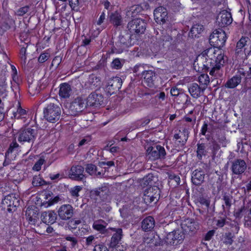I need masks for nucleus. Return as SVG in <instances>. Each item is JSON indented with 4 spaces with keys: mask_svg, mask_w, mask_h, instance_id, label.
Wrapping results in <instances>:
<instances>
[{
    "mask_svg": "<svg viewBox=\"0 0 251 251\" xmlns=\"http://www.w3.org/2000/svg\"><path fill=\"white\" fill-rule=\"evenodd\" d=\"M212 48H208L199 54L195 60L194 67L198 71L203 72H209V75L215 78H218V74L216 73V66L214 60L210 58V53H214Z\"/></svg>",
    "mask_w": 251,
    "mask_h": 251,
    "instance_id": "obj_1",
    "label": "nucleus"
},
{
    "mask_svg": "<svg viewBox=\"0 0 251 251\" xmlns=\"http://www.w3.org/2000/svg\"><path fill=\"white\" fill-rule=\"evenodd\" d=\"M61 108L57 103H48L44 109V117L49 122L55 123L60 118Z\"/></svg>",
    "mask_w": 251,
    "mask_h": 251,
    "instance_id": "obj_2",
    "label": "nucleus"
},
{
    "mask_svg": "<svg viewBox=\"0 0 251 251\" xmlns=\"http://www.w3.org/2000/svg\"><path fill=\"white\" fill-rule=\"evenodd\" d=\"M131 35L127 33H121L111 49L112 53H122L132 45Z\"/></svg>",
    "mask_w": 251,
    "mask_h": 251,
    "instance_id": "obj_3",
    "label": "nucleus"
},
{
    "mask_svg": "<svg viewBox=\"0 0 251 251\" xmlns=\"http://www.w3.org/2000/svg\"><path fill=\"white\" fill-rule=\"evenodd\" d=\"M226 40V34L221 28L215 29L210 35L209 39L210 44L214 48L219 49L225 45Z\"/></svg>",
    "mask_w": 251,
    "mask_h": 251,
    "instance_id": "obj_4",
    "label": "nucleus"
},
{
    "mask_svg": "<svg viewBox=\"0 0 251 251\" xmlns=\"http://www.w3.org/2000/svg\"><path fill=\"white\" fill-rule=\"evenodd\" d=\"M37 135V131L35 128L27 127L20 130L18 140L19 142L27 143L31 147Z\"/></svg>",
    "mask_w": 251,
    "mask_h": 251,
    "instance_id": "obj_5",
    "label": "nucleus"
},
{
    "mask_svg": "<svg viewBox=\"0 0 251 251\" xmlns=\"http://www.w3.org/2000/svg\"><path fill=\"white\" fill-rule=\"evenodd\" d=\"M147 23L145 20L141 18H136L130 21L126 28L130 32V34H143L146 28Z\"/></svg>",
    "mask_w": 251,
    "mask_h": 251,
    "instance_id": "obj_6",
    "label": "nucleus"
},
{
    "mask_svg": "<svg viewBox=\"0 0 251 251\" xmlns=\"http://www.w3.org/2000/svg\"><path fill=\"white\" fill-rule=\"evenodd\" d=\"M160 190L156 186L150 187L147 189L144 192L143 200L147 205H150L151 202L156 203L160 198Z\"/></svg>",
    "mask_w": 251,
    "mask_h": 251,
    "instance_id": "obj_7",
    "label": "nucleus"
},
{
    "mask_svg": "<svg viewBox=\"0 0 251 251\" xmlns=\"http://www.w3.org/2000/svg\"><path fill=\"white\" fill-rule=\"evenodd\" d=\"M147 156L149 159L156 160L163 159L165 158L166 152L163 147L160 145L150 146L147 150Z\"/></svg>",
    "mask_w": 251,
    "mask_h": 251,
    "instance_id": "obj_8",
    "label": "nucleus"
},
{
    "mask_svg": "<svg viewBox=\"0 0 251 251\" xmlns=\"http://www.w3.org/2000/svg\"><path fill=\"white\" fill-rule=\"evenodd\" d=\"M87 107L85 99L77 97L72 101L69 106L70 113L72 115H76Z\"/></svg>",
    "mask_w": 251,
    "mask_h": 251,
    "instance_id": "obj_9",
    "label": "nucleus"
},
{
    "mask_svg": "<svg viewBox=\"0 0 251 251\" xmlns=\"http://www.w3.org/2000/svg\"><path fill=\"white\" fill-rule=\"evenodd\" d=\"M184 237L183 234L181 230L179 229L174 230L166 235L165 241L167 244L176 245L183 241Z\"/></svg>",
    "mask_w": 251,
    "mask_h": 251,
    "instance_id": "obj_10",
    "label": "nucleus"
},
{
    "mask_svg": "<svg viewBox=\"0 0 251 251\" xmlns=\"http://www.w3.org/2000/svg\"><path fill=\"white\" fill-rule=\"evenodd\" d=\"M74 210L75 209L71 204L62 205L57 211L58 217L62 220H69L74 216Z\"/></svg>",
    "mask_w": 251,
    "mask_h": 251,
    "instance_id": "obj_11",
    "label": "nucleus"
},
{
    "mask_svg": "<svg viewBox=\"0 0 251 251\" xmlns=\"http://www.w3.org/2000/svg\"><path fill=\"white\" fill-rule=\"evenodd\" d=\"M231 14L227 10H223L217 16L216 24L220 27H224L230 25L232 22Z\"/></svg>",
    "mask_w": 251,
    "mask_h": 251,
    "instance_id": "obj_12",
    "label": "nucleus"
},
{
    "mask_svg": "<svg viewBox=\"0 0 251 251\" xmlns=\"http://www.w3.org/2000/svg\"><path fill=\"white\" fill-rule=\"evenodd\" d=\"M183 231L188 234H194L199 229L198 223L193 219L187 218L185 219L181 224Z\"/></svg>",
    "mask_w": 251,
    "mask_h": 251,
    "instance_id": "obj_13",
    "label": "nucleus"
},
{
    "mask_svg": "<svg viewBox=\"0 0 251 251\" xmlns=\"http://www.w3.org/2000/svg\"><path fill=\"white\" fill-rule=\"evenodd\" d=\"M84 168L81 165L73 166L69 172V177L73 180L83 181L85 178Z\"/></svg>",
    "mask_w": 251,
    "mask_h": 251,
    "instance_id": "obj_14",
    "label": "nucleus"
},
{
    "mask_svg": "<svg viewBox=\"0 0 251 251\" xmlns=\"http://www.w3.org/2000/svg\"><path fill=\"white\" fill-rule=\"evenodd\" d=\"M19 199L15 194H11L6 196L2 201V204L7 207V211L12 212L19 205Z\"/></svg>",
    "mask_w": 251,
    "mask_h": 251,
    "instance_id": "obj_15",
    "label": "nucleus"
},
{
    "mask_svg": "<svg viewBox=\"0 0 251 251\" xmlns=\"http://www.w3.org/2000/svg\"><path fill=\"white\" fill-rule=\"evenodd\" d=\"M86 100L87 107H97L103 104V97L102 95L96 92L91 93Z\"/></svg>",
    "mask_w": 251,
    "mask_h": 251,
    "instance_id": "obj_16",
    "label": "nucleus"
},
{
    "mask_svg": "<svg viewBox=\"0 0 251 251\" xmlns=\"http://www.w3.org/2000/svg\"><path fill=\"white\" fill-rule=\"evenodd\" d=\"M153 14L154 20L157 24H164L168 21L167 9L163 6L156 8L154 10Z\"/></svg>",
    "mask_w": 251,
    "mask_h": 251,
    "instance_id": "obj_17",
    "label": "nucleus"
},
{
    "mask_svg": "<svg viewBox=\"0 0 251 251\" xmlns=\"http://www.w3.org/2000/svg\"><path fill=\"white\" fill-rule=\"evenodd\" d=\"M231 170L233 174L241 175L247 169V166L245 161L242 159H236L231 162Z\"/></svg>",
    "mask_w": 251,
    "mask_h": 251,
    "instance_id": "obj_18",
    "label": "nucleus"
},
{
    "mask_svg": "<svg viewBox=\"0 0 251 251\" xmlns=\"http://www.w3.org/2000/svg\"><path fill=\"white\" fill-rule=\"evenodd\" d=\"M122 84V79L118 77H113L108 80L106 90L110 95L116 93L121 88Z\"/></svg>",
    "mask_w": 251,
    "mask_h": 251,
    "instance_id": "obj_19",
    "label": "nucleus"
},
{
    "mask_svg": "<svg viewBox=\"0 0 251 251\" xmlns=\"http://www.w3.org/2000/svg\"><path fill=\"white\" fill-rule=\"evenodd\" d=\"M205 172L203 169L199 168L195 170L192 174V182L196 186L201 185L205 181Z\"/></svg>",
    "mask_w": 251,
    "mask_h": 251,
    "instance_id": "obj_20",
    "label": "nucleus"
},
{
    "mask_svg": "<svg viewBox=\"0 0 251 251\" xmlns=\"http://www.w3.org/2000/svg\"><path fill=\"white\" fill-rule=\"evenodd\" d=\"M143 78L144 82L147 86L152 88L154 85V82L157 78V74L153 70H148L143 74L141 76Z\"/></svg>",
    "mask_w": 251,
    "mask_h": 251,
    "instance_id": "obj_21",
    "label": "nucleus"
},
{
    "mask_svg": "<svg viewBox=\"0 0 251 251\" xmlns=\"http://www.w3.org/2000/svg\"><path fill=\"white\" fill-rule=\"evenodd\" d=\"M110 229L114 232H115L111 238V241L109 244V247L111 248H116L120 243L123 237V230L121 228L111 227Z\"/></svg>",
    "mask_w": 251,
    "mask_h": 251,
    "instance_id": "obj_22",
    "label": "nucleus"
},
{
    "mask_svg": "<svg viewBox=\"0 0 251 251\" xmlns=\"http://www.w3.org/2000/svg\"><path fill=\"white\" fill-rule=\"evenodd\" d=\"M251 44V39L247 36H242L240 40L236 43L235 52L239 54L244 49L245 53H246L247 46H250Z\"/></svg>",
    "mask_w": 251,
    "mask_h": 251,
    "instance_id": "obj_23",
    "label": "nucleus"
},
{
    "mask_svg": "<svg viewBox=\"0 0 251 251\" xmlns=\"http://www.w3.org/2000/svg\"><path fill=\"white\" fill-rule=\"evenodd\" d=\"M226 57L223 54L221 53L218 55L216 59L214 60L215 66H216V73L218 74L219 78L222 76L223 74V71L222 67H224V64L226 62Z\"/></svg>",
    "mask_w": 251,
    "mask_h": 251,
    "instance_id": "obj_24",
    "label": "nucleus"
},
{
    "mask_svg": "<svg viewBox=\"0 0 251 251\" xmlns=\"http://www.w3.org/2000/svg\"><path fill=\"white\" fill-rule=\"evenodd\" d=\"M109 22L115 27L121 26L123 23V19L120 13L115 11L109 13L108 16Z\"/></svg>",
    "mask_w": 251,
    "mask_h": 251,
    "instance_id": "obj_25",
    "label": "nucleus"
},
{
    "mask_svg": "<svg viewBox=\"0 0 251 251\" xmlns=\"http://www.w3.org/2000/svg\"><path fill=\"white\" fill-rule=\"evenodd\" d=\"M41 219L44 223L49 225L55 222L57 215L53 211H45L42 213Z\"/></svg>",
    "mask_w": 251,
    "mask_h": 251,
    "instance_id": "obj_26",
    "label": "nucleus"
},
{
    "mask_svg": "<svg viewBox=\"0 0 251 251\" xmlns=\"http://www.w3.org/2000/svg\"><path fill=\"white\" fill-rule=\"evenodd\" d=\"M222 200L224 201V204L222 205L223 213L226 214L229 211L230 207L232 204L233 198L232 195L225 193L223 194Z\"/></svg>",
    "mask_w": 251,
    "mask_h": 251,
    "instance_id": "obj_27",
    "label": "nucleus"
},
{
    "mask_svg": "<svg viewBox=\"0 0 251 251\" xmlns=\"http://www.w3.org/2000/svg\"><path fill=\"white\" fill-rule=\"evenodd\" d=\"M141 224V227L144 231H151L154 227L155 221L152 217L148 216L142 221Z\"/></svg>",
    "mask_w": 251,
    "mask_h": 251,
    "instance_id": "obj_28",
    "label": "nucleus"
},
{
    "mask_svg": "<svg viewBox=\"0 0 251 251\" xmlns=\"http://www.w3.org/2000/svg\"><path fill=\"white\" fill-rule=\"evenodd\" d=\"M204 88L201 89L200 86L196 83H192L188 88V90L191 96L197 99L201 95V92H203Z\"/></svg>",
    "mask_w": 251,
    "mask_h": 251,
    "instance_id": "obj_29",
    "label": "nucleus"
},
{
    "mask_svg": "<svg viewBox=\"0 0 251 251\" xmlns=\"http://www.w3.org/2000/svg\"><path fill=\"white\" fill-rule=\"evenodd\" d=\"M242 77L240 75H235L229 79L225 84L227 88L234 89L241 82Z\"/></svg>",
    "mask_w": 251,
    "mask_h": 251,
    "instance_id": "obj_30",
    "label": "nucleus"
},
{
    "mask_svg": "<svg viewBox=\"0 0 251 251\" xmlns=\"http://www.w3.org/2000/svg\"><path fill=\"white\" fill-rule=\"evenodd\" d=\"M71 93L72 88L68 83H64L60 84L59 95L61 98H69Z\"/></svg>",
    "mask_w": 251,
    "mask_h": 251,
    "instance_id": "obj_31",
    "label": "nucleus"
},
{
    "mask_svg": "<svg viewBox=\"0 0 251 251\" xmlns=\"http://www.w3.org/2000/svg\"><path fill=\"white\" fill-rule=\"evenodd\" d=\"M174 137L177 141V142L179 143L178 145L183 146L187 141L188 132L186 130L184 129L181 132L180 131L179 133L175 134Z\"/></svg>",
    "mask_w": 251,
    "mask_h": 251,
    "instance_id": "obj_32",
    "label": "nucleus"
},
{
    "mask_svg": "<svg viewBox=\"0 0 251 251\" xmlns=\"http://www.w3.org/2000/svg\"><path fill=\"white\" fill-rule=\"evenodd\" d=\"M204 30L202 25L197 24L193 25L189 33V36L192 38L199 37L198 35L201 34Z\"/></svg>",
    "mask_w": 251,
    "mask_h": 251,
    "instance_id": "obj_33",
    "label": "nucleus"
},
{
    "mask_svg": "<svg viewBox=\"0 0 251 251\" xmlns=\"http://www.w3.org/2000/svg\"><path fill=\"white\" fill-rule=\"evenodd\" d=\"M85 170L91 176H95L99 177H101L103 176V174L100 171H98L97 167L93 164H87Z\"/></svg>",
    "mask_w": 251,
    "mask_h": 251,
    "instance_id": "obj_34",
    "label": "nucleus"
},
{
    "mask_svg": "<svg viewBox=\"0 0 251 251\" xmlns=\"http://www.w3.org/2000/svg\"><path fill=\"white\" fill-rule=\"evenodd\" d=\"M26 216L29 223L31 224H35L37 221L38 213L37 210L35 209H28L26 212Z\"/></svg>",
    "mask_w": 251,
    "mask_h": 251,
    "instance_id": "obj_35",
    "label": "nucleus"
},
{
    "mask_svg": "<svg viewBox=\"0 0 251 251\" xmlns=\"http://www.w3.org/2000/svg\"><path fill=\"white\" fill-rule=\"evenodd\" d=\"M109 190L107 187L104 186L100 187L94 191V194L99 197L102 200L107 199Z\"/></svg>",
    "mask_w": 251,
    "mask_h": 251,
    "instance_id": "obj_36",
    "label": "nucleus"
},
{
    "mask_svg": "<svg viewBox=\"0 0 251 251\" xmlns=\"http://www.w3.org/2000/svg\"><path fill=\"white\" fill-rule=\"evenodd\" d=\"M104 222L102 220L95 221L93 224V228L101 234L106 233L107 232L106 226L102 224Z\"/></svg>",
    "mask_w": 251,
    "mask_h": 251,
    "instance_id": "obj_37",
    "label": "nucleus"
},
{
    "mask_svg": "<svg viewBox=\"0 0 251 251\" xmlns=\"http://www.w3.org/2000/svg\"><path fill=\"white\" fill-rule=\"evenodd\" d=\"M207 151L204 143L197 144V156L199 160H201L202 156L207 155Z\"/></svg>",
    "mask_w": 251,
    "mask_h": 251,
    "instance_id": "obj_38",
    "label": "nucleus"
},
{
    "mask_svg": "<svg viewBox=\"0 0 251 251\" xmlns=\"http://www.w3.org/2000/svg\"><path fill=\"white\" fill-rule=\"evenodd\" d=\"M125 63L124 59H120L119 58H115L111 63V67L114 69H120L122 68Z\"/></svg>",
    "mask_w": 251,
    "mask_h": 251,
    "instance_id": "obj_39",
    "label": "nucleus"
},
{
    "mask_svg": "<svg viewBox=\"0 0 251 251\" xmlns=\"http://www.w3.org/2000/svg\"><path fill=\"white\" fill-rule=\"evenodd\" d=\"M6 77L4 76H0V96L6 92L7 83Z\"/></svg>",
    "mask_w": 251,
    "mask_h": 251,
    "instance_id": "obj_40",
    "label": "nucleus"
},
{
    "mask_svg": "<svg viewBox=\"0 0 251 251\" xmlns=\"http://www.w3.org/2000/svg\"><path fill=\"white\" fill-rule=\"evenodd\" d=\"M154 178L153 175L149 174L143 178L142 182L144 185L151 186L154 182Z\"/></svg>",
    "mask_w": 251,
    "mask_h": 251,
    "instance_id": "obj_41",
    "label": "nucleus"
},
{
    "mask_svg": "<svg viewBox=\"0 0 251 251\" xmlns=\"http://www.w3.org/2000/svg\"><path fill=\"white\" fill-rule=\"evenodd\" d=\"M147 65L146 64H138L134 66L133 68V72L134 73H141V76L143 75V74L146 73L147 72V70L146 68L147 67Z\"/></svg>",
    "mask_w": 251,
    "mask_h": 251,
    "instance_id": "obj_42",
    "label": "nucleus"
},
{
    "mask_svg": "<svg viewBox=\"0 0 251 251\" xmlns=\"http://www.w3.org/2000/svg\"><path fill=\"white\" fill-rule=\"evenodd\" d=\"M89 83L93 86L98 87L100 85V80L99 77L95 75H92L89 78Z\"/></svg>",
    "mask_w": 251,
    "mask_h": 251,
    "instance_id": "obj_43",
    "label": "nucleus"
},
{
    "mask_svg": "<svg viewBox=\"0 0 251 251\" xmlns=\"http://www.w3.org/2000/svg\"><path fill=\"white\" fill-rule=\"evenodd\" d=\"M80 223L81 221L80 220H75L71 218L68 223V228L70 229H75L77 228V225Z\"/></svg>",
    "mask_w": 251,
    "mask_h": 251,
    "instance_id": "obj_44",
    "label": "nucleus"
},
{
    "mask_svg": "<svg viewBox=\"0 0 251 251\" xmlns=\"http://www.w3.org/2000/svg\"><path fill=\"white\" fill-rule=\"evenodd\" d=\"M20 146L16 142H12L10 146L6 152V156H7L8 154L11 153L14 151H18L19 149Z\"/></svg>",
    "mask_w": 251,
    "mask_h": 251,
    "instance_id": "obj_45",
    "label": "nucleus"
},
{
    "mask_svg": "<svg viewBox=\"0 0 251 251\" xmlns=\"http://www.w3.org/2000/svg\"><path fill=\"white\" fill-rule=\"evenodd\" d=\"M244 226L248 228L251 229V215L247 214L244 217L243 219Z\"/></svg>",
    "mask_w": 251,
    "mask_h": 251,
    "instance_id": "obj_46",
    "label": "nucleus"
},
{
    "mask_svg": "<svg viewBox=\"0 0 251 251\" xmlns=\"http://www.w3.org/2000/svg\"><path fill=\"white\" fill-rule=\"evenodd\" d=\"M199 81L201 84L207 85L209 83V78L207 75L202 74L199 77Z\"/></svg>",
    "mask_w": 251,
    "mask_h": 251,
    "instance_id": "obj_47",
    "label": "nucleus"
},
{
    "mask_svg": "<svg viewBox=\"0 0 251 251\" xmlns=\"http://www.w3.org/2000/svg\"><path fill=\"white\" fill-rule=\"evenodd\" d=\"M82 187L80 186H75L70 189V193L73 197H78V193L82 190Z\"/></svg>",
    "mask_w": 251,
    "mask_h": 251,
    "instance_id": "obj_48",
    "label": "nucleus"
},
{
    "mask_svg": "<svg viewBox=\"0 0 251 251\" xmlns=\"http://www.w3.org/2000/svg\"><path fill=\"white\" fill-rule=\"evenodd\" d=\"M30 9L29 5H26L25 6L20 8L17 10L16 14L17 15L22 16L25 14L27 13Z\"/></svg>",
    "mask_w": 251,
    "mask_h": 251,
    "instance_id": "obj_49",
    "label": "nucleus"
},
{
    "mask_svg": "<svg viewBox=\"0 0 251 251\" xmlns=\"http://www.w3.org/2000/svg\"><path fill=\"white\" fill-rule=\"evenodd\" d=\"M26 114V111L22 109L21 107L20 106L18 108L17 112L14 114V118L16 119H20L22 117H23L24 115Z\"/></svg>",
    "mask_w": 251,
    "mask_h": 251,
    "instance_id": "obj_50",
    "label": "nucleus"
},
{
    "mask_svg": "<svg viewBox=\"0 0 251 251\" xmlns=\"http://www.w3.org/2000/svg\"><path fill=\"white\" fill-rule=\"evenodd\" d=\"M232 234L230 232H228L225 234L224 243L226 245H231L233 243L232 240Z\"/></svg>",
    "mask_w": 251,
    "mask_h": 251,
    "instance_id": "obj_51",
    "label": "nucleus"
},
{
    "mask_svg": "<svg viewBox=\"0 0 251 251\" xmlns=\"http://www.w3.org/2000/svg\"><path fill=\"white\" fill-rule=\"evenodd\" d=\"M246 210L245 205L242 206L234 213V216L236 219H241L243 216V212Z\"/></svg>",
    "mask_w": 251,
    "mask_h": 251,
    "instance_id": "obj_52",
    "label": "nucleus"
},
{
    "mask_svg": "<svg viewBox=\"0 0 251 251\" xmlns=\"http://www.w3.org/2000/svg\"><path fill=\"white\" fill-rule=\"evenodd\" d=\"M65 239L68 241L70 242V245L72 248H74L77 244V240L76 237L74 236H66L65 237Z\"/></svg>",
    "mask_w": 251,
    "mask_h": 251,
    "instance_id": "obj_53",
    "label": "nucleus"
},
{
    "mask_svg": "<svg viewBox=\"0 0 251 251\" xmlns=\"http://www.w3.org/2000/svg\"><path fill=\"white\" fill-rule=\"evenodd\" d=\"M45 160L43 158H40L34 164L32 169L34 171H38L40 170L41 166L44 164Z\"/></svg>",
    "mask_w": 251,
    "mask_h": 251,
    "instance_id": "obj_54",
    "label": "nucleus"
},
{
    "mask_svg": "<svg viewBox=\"0 0 251 251\" xmlns=\"http://www.w3.org/2000/svg\"><path fill=\"white\" fill-rule=\"evenodd\" d=\"M50 54L48 52H43L40 54L38 57V61L40 63H44L49 58Z\"/></svg>",
    "mask_w": 251,
    "mask_h": 251,
    "instance_id": "obj_55",
    "label": "nucleus"
},
{
    "mask_svg": "<svg viewBox=\"0 0 251 251\" xmlns=\"http://www.w3.org/2000/svg\"><path fill=\"white\" fill-rule=\"evenodd\" d=\"M220 149V145L215 141H213L211 145L212 152L213 155H215L217 151Z\"/></svg>",
    "mask_w": 251,
    "mask_h": 251,
    "instance_id": "obj_56",
    "label": "nucleus"
},
{
    "mask_svg": "<svg viewBox=\"0 0 251 251\" xmlns=\"http://www.w3.org/2000/svg\"><path fill=\"white\" fill-rule=\"evenodd\" d=\"M93 251H109L103 244H99L95 246Z\"/></svg>",
    "mask_w": 251,
    "mask_h": 251,
    "instance_id": "obj_57",
    "label": "nucleus"
},
{
    "mask_svg": "<svg viewBox=\"0 0 251 251\" xmlns=\"http://www.w3.org/2000/svg\"><path fill=\"white\" fill-rule=\"evenodd\" d=\"M247 83L246 81H244V85L241 91L242 95L246 94L248 91H251V87L248 86Z\"/></svg>",
    "mask_w": 251,
    "mask_h": 251,
    "instance_id": "obj_58",
    "label": "nucleus"
},
{
    "mask_svg": "<svg viewBox=\"0 0 251 251\" xmlns=\"http://www.w3.org/2000/svg\"><path fill=\"white\" fill-rule=\"evenodd\" d=\"M141 11V7L138 5H134L130 8V11L132 12V16L133 17L134 14L139 13Z\"/></svg>",
    "mask_w": 251,
    "mask_h": 251,
    "instance_id": "obj_59",
    "label": "nucleus"
},
{
    "mask_svg": "<svg viewBox=\"0 0 251 251\" xmlns=\"http://www.w3.org/2000/svg\"><path fill=\"white\" fill-rule=\"evenodd\" d=\"M44 181L41 180L38 177H33L32 184L34 186H41L43 185Z\"/></svg>",
    "mask_w": 251,
    "mask_h": 251,
    "instance_id": "obj_60",
    "label": "nucleus"
},
{
    "mask_svg": "<svg viewBox=\"0 0 251 251\" xmlns=\"http://www.w3.org/2000/svg\"><path fill=\"white\" fill-rule=\"evenodd\" d=\"M226 223V219L225 218H221L216 221V225L218 227H223Z\"/></svg>",
    "mask_w": 251,
    "mask_h": 251,
    "instance_id": "obj_61",
    "label": "nucleus"
},
{
    "mask_svg": "<svg viewBox=\"0 0 251 251\" xmlns=\"http://www.w3.org/2000/svg\"><path fill=\"white\" fill-rule=\"evenodd\" d=\"M92 41V39L90 37H87L84 36V38L82 39L81 46L86 47L89 45Z\"/></svg>",
    "mask_w": 251,
    "mask_h": 251,
    "instance_id": "obj_62",
    "label": "nucleus"
},
{
    "mask_svg": "<svg viewBox=\"0 0 251 251\" xmlns=\"http://www.w3.org/2000/svg\"><path fill=\"white\" fill-rule=\"evenodd\" d=\"M105 19V14L104 12H102L101 13L98 20L96 22L97 25H101V24L103 23V22H104Z\"/></svg>",
    "mask_w": 251,
    "mask_h": 251,
    "instance_id": "obj_63",
    "label": "nucleus"
},
{
    "mask_svg": "<svg viewBox=\"0 0 251 251\" xmlns=\"http://www.w3.org/2000/svg\"><path fill=\"white\" fill-rule=\"evenodd\" d=\"M170 93L172 96L177 97L180 93V90L176 87H172L171 89Z\"/></svg>",
    "mask_w": 251,
    "mask_h": 251,
    "instance_id": "obj_64",
    "label": "nucleus"
}]
</instances>
